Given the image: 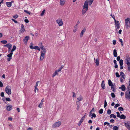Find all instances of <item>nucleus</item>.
<instances>
[{
    "mask_svg": "<svg viewBox=\"0 0 130 130\" xmlns=\"http://www.w3.org/2000/svg\"><path fill=\"white\" fill-rule=\"evenodd\" d=\"M13 54V53L11 52L10 53L7 55V57L9 58L7 59V61H9L12 59V56Z\"/></svg>",
    "mask_w": 130,
    "mask_h": 130,
    "instance_id": "10",
    "label": "nucleus"
},
{
    "mask_svg": "<svg viewBox=\"0 0 130 130\" xmlns=\"http://www.w3.org/2000/svg\"><path fill=\"white\" fill-rule=\"evenodd\" d=\"M114 22L115 23V24H120L119 22L118 21L116 20V21H114Z\"/></svg>",
    "mask_w": 130,
    "mask_h": 130,
    "instance_id": "48",
    "label": "nucleus"
},
{
    "mask_svg": "<svg viewBox=\"0 0 130 130\" xmlns=\"http://www.w3.org/2000/svg\"><path fill=\"white\" fill-rule=\"evenodd\" d=\"M126 118V116L122 114L121 115L120 118L123 119H125Z\"/></svg>",
    "mask_w": 130,
    "mask_h": 130,
    "instance_id": "25",
    "label": "nucleus"
},
{
    "mask_svg": "<svg viewBox=\"0 0 130 130\" xmlns=\"http://www.w3.org/2000/svg\"><path fill=\"white\" fill-rule=\"evenodd\" d=\"M128 83H129V85L128 86L127 88H128L129 86V88H130V78H129V79Z\"/></svg>",
    "mask_w": 130,
    "mask_h": 130,
    "instance_id": "64",
    "label": "nucleus"
},
{
    "mask_svg": "<svg viewBox=\"0 0 130 130\" xmlns=\"http://www.w3.org/2000/svg\"><path fill=\"white\" fill-rule=\"evenodd\" d=\"M120 42H121V45L122 46H123V42L121 39H120L119 40Z\"/></svg>",
    "mask_w": 130,
    "mask_h": 130,
    "instance_id": "42",
    "label": "nucleus"
},
{
    "mask_svg": "<svg viewBox=\"0 0 130 130\" xmlns=\"http://www.w3.org/2000/svg\"><path fill=\"white\" fill-rule=\"evenodd\" d=\"M61 121H59L58 122H56L53 124L52 125L53 128H54L57 127H59L61 124Z\"/></svg>",
    "mask_w": 130,
    "mask_h": 130,
    "instance_id": "4",
    "label": "nucleus"
},
{
    "mask_svg": "<svg viewBox=\"0 0 130 130\" xmlns=\"http://www.w3.org/2000/svg\"><path fill=\"white\" fill-rule=\"evenodd\" d=\"M91 116L94 118H95L96 117V115L95 113H93Z\"/></svg>",
    "mask_w": 130,
    "mask_h": 130,
    "instance_id": "59",
    "label": "nucleus"
},
{
    "mask_svg": "<svg viewBox=\"0 0 130 130\" xmlns=\"http://www.w3.org/2000/svg\"><path fill=\"white\" fill-rule=\"evenodd\" d=\"M125 126L128 130H130V123L127 122L126 123H124Z\"/></svg>",
    "mask_w": 130,
    "mask_h": 130,
    "instance_id": "13",
    "label": "nucleus"
},
{
    "mask_svg": "<svg viewBox=\"0 0 130 130\" xmlns=\"http://www.w3.org/2000/svg\"><path fill=\"white\" fill-rule=\"evenodd\" d=\"M104 108H105L107 105V102L106 101V99H105V100L104 101Z\"/></svg>",
    "mask_w": 130,
    "mask_h": 130,
    "instance_id": "40",
    "label": "nucleus"
},
{
    "mask_svg": "<svg viewBox=\"0 0 130 130\" xmlns=\"http://www.w3.org/2000/svg\"><path fill=\"white\" fill-rule=\"evenodd\" d=\"M103 110L102 109H101L99 111V112L100 114H102L103 112Z\"/></svg>",
    "mask_w": 130,
    "mask_h": 130,
    "instance_id": "35",
    "label": "nucleus"
},
{
    "mask_svg": "<svg viewBox=\"0 0 130 130\" xmlns=\"http://www.w3.org/2000/svg\"><path fill=\"white\" fill-rule=\"evenodd\" d=\"M85 118V116H84L82 117L81 119L80 120V121L81 122V123L83 121ZM81 123H80V124Z\"/></svg>",
    "mask_w": 130,
    "mask_h": 130,
    "instance_id": "38",
    "label": "nucleus"
},
{
    "mask_svg": "<svg viewBox=\"0 0 130 130\" xmlns=\"http://www.w3.org/2000/svg\"><path fill=\"white\" fill-rule=\"evenodd\" d=\"M113 54L114 57H116L117 56V50L115 49L113 51Z\"/></svg>",
    "mask_w": 130,
    "mask_h": 130,
    "instance_id": "24",
    "label": "nucleus"
},
{
    "mask_svg": "<svg viewBox=\"0 0 130 130\" xmlns=\"http://www.w3.org/2000/svg\"><path fill=\"white\" fill-rule=\"evenodd\" d=\"M125 74H120V75L122 76V77L124 79L125 77V76L124 75Z\"/></svg>",
    "mask_w": 130,
    "mask_h": 130,
    "instance_id": "43",
    "label": "nucleus"
},
{
    "mask_svg": "<svg viewBox=\"0 0 130 130\" xmlns=\"http://www.w3.org/2000/svg\"><path fill=\"white\" fill-rule=\"evenodd\" d=\"M77 27L78 26L77 25H76L74 26L73 30V31L74 32H75L76 31L77 29Z\"/></svg>",
    "mask_w": 130,
    "mask_h": 130,
    "instance_id": "29",
    "label": "nucleus"
},
{
    "mask_svg": "<svg viewBox=\"0 0 130 130\" xmlns=\"http://www.w3.org/2000/svg\"><path fill=\"white\" fill-rule=\"evenodd\" d=\"M89 1L87 0L86 1L83 7V8L82 10V14L84 15L88 10V4L90 6L92 4L93 0H89Z\"/></svg>",
    "mask_w": 130,
    "mask_h": 130,
    "instance_id": "1",
    "label": "nucleus"
},
{
    "mask_svg": "<svg viewBox=\"0 0 130 130\" xmlns=\"http://www.w3.org/2000/svg\"><path fill=\"white\" fill-rule=\"evenodd\" d=\"M125 61L126 64L127 66H129L130 65V58L128 55L126 56Z\"/></svg>",
    "mask_w": 130,
    "mask_h": 130,
    "instance_id": "5",
    "label": "nucleus"
},
{
    "mask_svg": "<svg viewBox=\"0 0 130 130\" xmlns=\"http://www.w3.org/2000/svg\"><path fill=\"white\" fill-rule=\"evenodd\" d=\"M120 105V104H119L117 103L115 104V105L114 106V108H117V107L119 106Z\"/></svg>",
    "mask_w": 130,
    "mask_h": 130,
    "instance_id": "41",
    "label": "nucleus"
},
{
    "mask_svg": "<svg viewBox=\"0 0 130 130\" xmlns=\"http://www.w3.org/2000/svg\"><path fill=\"white\" fill-rule=\"evenodd\" d=\"M12 45L9 43L7 44L6 45H4V47H7L8 48V51H9L10 50H11V48Z\"/></svg>",
    "mask_w": 130,
    "mask_h": 130,
    "instance_id": "12",
    "label": "nucleus"
},
{
    "mask_svg": "<svg viewBox=\"0 0 130 130\" xmlns=\"http://www.w3.org/2000/svg\"><path fill=\"white\" fill-rule=\"evenodd\" d=\"M64 67V66H61V67L59 68L58 70H56L55 71L54 73H57L58 72L60 71L62 69V68Z\"/></svg>",
    "mask_w": 130,
    "mask_h": 130,
    "instance_id": "17",
    "label": "nucleus"
},
{
    "mask_svg": "<svg viewBox=\"0 0 130 130\" xmlns=\"http://www.w3.org/2000/svg\"><path fill=\"white\" fill-rule=\"evenodd\" d=\"M115 26L116 27V30H117V29H118L120 28V24H115Z\"/></svg>",
    "mask_w": 130,
    "mask_h": 130,
    "instance_id": "27",
    "label": "nucleus"
},
{
    "mask_svg": "<svg viewBox=\"0 0 130 130\" xmlns=\"http://www.w3.org/2000/svg\"><path fill=\"white\" fill-rule=\"evenodd\" d=\"M45 10H43V11H42L41 13L40 14V15L41 16H43V15H44V12L45 11Z\"/></svg>",
    "mask_w": 130,
    "mask_h": 130,
    "instance_id": "46",
    "label": "nucleus"
},
{
    "mask_svg": "<svg viewBox=\"0 0 130 130\" xmlns=\"http://www.w3.org/2000/svg\"><path fill=\"white\" fill-rule=\"evenodd\" d=\"M119 89H121L122 91H124L126 89V87L124 85H123L121 86V87H119Z\"/></svg>",
    "mask_w": 130,
    "mask_h": 130,
    "instance_id": "15",
    "label": "nucleus"
},
{
    "mask_svg": "<svg viewBox=\"0 0 130 130\" xmlns=\"http://www.w3.org/2000/svg\"><path fill=\"white\" fill-rule=\"evenodd\" d=\"M1 43H3L4 44H6L7 42V41L5 40H2L1 41Z\"/></svg>",
    "mask_w": 130,
    "mask_h": 130,
    "instance_id": "32",
    "label": "nucleus"
},
{
    "mask_svg": "<svg viewBox=\"0 0 130 130\" xmlns=\"http://www.w3.org/2000/svg\"><path fill=\"white\" fill-rule=\"evenodd\" d=\"M101 86L102 88L103 89H104L105 88V85L104 84V80H103L102 81L101 85Z\"/></svg>",
    "mask_w": 130,
    "mask_h": 130,
    "instance_id": "20",
    "label": "nucleus"
},
{
    "mask_svg": "<svg viewBox=\"0 0 130 130\" xmlns=\"http://www.w3.org/2000/svg\"><path fill=\"white\" fill-rule=\"evenodd\" d=\"M39 47H38V46H36L34 47L33 46L31 45H30L29 46V47L30 48L32 49H34L35 50H37L38 48H39Z\"/></svg>",
    "mask_w": 130,
    "mask_h": 130,
    "instance_id": "23",
    "label": "nucleus"
},
{
    "mask_svg": "<svg viewBox=\"0 0 130 130\" xmlns=\"http://www.w3.org/2000/svg\"><path fill=\"white\" fill-rule=\"evenodd\" d=\"M56 22L59 26H61L63 24V22L62 20L60 19H58L56 21Z\"/></svg>",
    "mask_w": 130,
    "mask_h": 130,
    "instance_id": "6",
    "label": "nucleus"
},
{
    "mask_svg": "<svg viewBox=\"0 0 130 130\" xmlns=\"http://www.w3.org/2000/svg\"><path fill=\"white\" fill-rule=\"evenodd\" d=\"M96 66H99V60L98 59H96L95 61Z\"/></svg>",
    "mask_w": 130,
    "mask_h": 130,
    "instance_id": "26",
    "label": "nucleus"
},
{
    "mask_svg": "<svg viewBox=\"0 0 130 130\" xmlns=\"http://www.w3.org/2000/svg\"><path fill=\"white\" fill-rule=\"evenodd\" d=\"M120 59V57L119 56H118L117 58V60L118 61H120L121 60Z\"/></svg>",
    "mask_w": 130,
    "mask_h": 130,
    "instance_id": "51",
    "label": "nucleus"
},
{
    "mask_svg": "<svg viewBox=\"0 0 130 130\" xmlns=\"http://www.w3.org/2000/svg\"><path fill=\"white\" fill-rule=\"evenodd\" d=\"M93 113H92V112L91 111H90L89 112V117H91Z\"/></svg>",
    "mask_w": 130,
    "mask_h": 130,
    "instance_id": "52",
    "label": "nucleus"
},
{
    "mask_svg": "<svg viewBox=\"0 0 130 130\" xmlns=\"http://www.w3.org/2000/svg\"><path fill=\"white\" fill-rule=\"evenodd\" d=\"M21 27V29L20 30V31L21 33H22L23 32H24V31H25V30L23 24H22Z\"/></svg>",
    "mask_w": 130,
    "mask_h": 130,
    "instance_id": "14",
    "label": "nucleus"
},
{
    "mask_svg": "<svg viewBox=\"0 0 130 130\" xmlns=\"http://www.w3.org/2000/svg\"><path fill=\"white\" fill-rule=\"evenodd\" d=\"M112 42H113V45H115L116 44V40H113Z\"/></svg>",
    "mask_w": 130,
    "mask_h": 130,
    "instance_id": "60",
    "label": "nucleus"
},
{
    "mask_svg": "<svg viewBox=\"0 0 130 130\" xmlns=\"http://www.w3.org/2000/svg\"><path fill=\"white\" fill-rule=\"evenodd\" d=\"M118 109L119 111H123L124 110L123 108L122 107H120L118 108Z\"/></svg>",
    "mask_w": 130,
    "mask_h": 130,
    "instance_id": "36",
    "label": "nucleus"
},
{
    "mask_svg": "<svg viewBox=\"0 0 130 130\" xmlns=\"http://www.w3.org/2000/svg\"><path fill=\"white\" fill-rule=\"evenodd\" d=\"M24 12H25L29 14H30V12L26 10H24Z\"/></svg>",
    "mask_w": 130,
    "mask_h": 130,
    "instance_id": "49",
    "label": "nucleus"
},
{
    "mask_svg": "<svg viewBox=\"0 0 130 130\" xmlns=\"http://www.w3.org/2000/svg\"><path fill=\"white\" fill-rule=\"evenodd\" d=\"M110 118H111L112 117L113 118H116V116L114 114H111L109 116Z\"/></svg>",
    "mask_w": 130,
    "mask_h": 130,
    "instance_id": "30",
    "label": "nucleus"
},
{
    "mask_svg": "<svg viewBox=\"0 0 130 130\" xmlns=\"http://www.w3.org/2000/svg\"><path fill=\"white\" fill-rule=\"evenodd\" d=\"M3 87V84L1 81H0V87Z\"/></svg>",
    "mask_w": 130,
    "mask_h": 130,
    "instance_id": "58",
    "label": "nucleus"
},
{
    "mask_svg": "<svg viewBox=\"0 0 130 130\" xmlns=\"http://www.w3.org/2000/svg\"><path fill=\"white\" fill-rule=\"evenodd\" d=\"M43 47L44 46L42 45L40 46V48L42 50L40 58V60L41 61L43 60L46 53V50Z\"/></svg>",
    "mask_w": 130,
    "mask_h": 130,
    "instance_id": "2",
    "label": "nucleus"
},
{
    "mask_svg": "<svg viewBox=\"0 0 130 130\" xmlns=\"http://www.w3.org/2000/svg\"><path fill=\"white\" fill-rule=\"evenodd\" d=\"M30 39L29 36L25 37L23 39V41L24 44L26 45L27 44V41L28 40Z\"/></svg>",
    "mask_w": 130,
    "mask_h": 130,
    "instance_id": "7",
    "label": "nucleus"
},
{
    "mask_svg": "<svg viewBox=\"0 0 130 130\" xmlns=\"http://www.w3.org/2000/svg\"><path fill=\"white\" fill-rule=\"evenodd\" d=\"M111 95L112 98H114L116 97V96L113 93H111Z\"/></svg>",
    "mask_w": 130,
    "mask_h": 130,
    "instance_id": "39",
    "label": "nucleus"
},
{
    "mask_svg": "<svg viewBox=\"0 0 130 130\" xmlns=\"http://www.w3.org/2000/svg\"><path fill=\"white\" fill-rule=\"evenodd\" d=\"M123 61L122 59H121L119 61L120 65H123Z\"/></svg>",
    "mask_w": 130,
    "mask_h": 130,
    "instance_id": "37",
    "label": "nucleus"
},
{
    "mask_svg": "<svg viewBox=\"0 0 130 130\" xmlns=\"http://www.w3.org/2000/svg\"><path fill=\"white\" fill-rule=\"evenodd\" d=\"M6 109L8 111H9L11 110L12 107V106L11 105L7 104L6 105Z\"/></svg>",
    "mask_w": 130,
    "mask_h": 130,
    "instance_id": "8",
    "label": "nucleus"
},
{
    "mask_svg": "<svg viewBox=\"0 0 130 130\" xmlns=\"http://www.w3.org/2000/svg\"><path fill=\"white\" fill-rule=\"evenodd\" d=\"M39 82V81H38L36 83V86H35V92H36V89L37 88V86L38 85V83Z\"/></svg>",
    "mask_w": 130,
    "mask_h": 130,
    "instance_id": "33",
    "label": "nucleus"
},
{
    "mask_svg": "<svg viewBox=\"0 0 130 130\" xmlns=\"http://www.w3.org/2000/svg\"><path fill=\"white\" fill-rule=\"evenodd\" d=\"M18 15L17 14H16L13 17L15 19H16L17 18H18Z\"/></svg>",
    "mask_w": 130,
    "mask_h": 130,
    "instance_id": "53",
    "label": "nucleus"
},
{
    "mask_svg": "<svg viewBox=\"0 0 130 130\" xmlns=\"http://www.w3.org/2000/svg\"><path fill=\"white\" fill-rule=\"evenodd\" d=\"M88 122L90 124L92 123V121L91 120H89L88 121Z\"/></svg>",
    "mask_w": 130,
    "mask_h": 130,
    "instance_id": "62",
    "label": "nucleus"
},
{
    "mask_svg": "<svg viewBox=\"0 0 130 130\" xmlns=\"http://www.w3.org/2000/svg\"><path fill=\"white\" fill-rule=\"evenodd\" d=\"M86 31V29L85 28H84L83 30H82L81 32V33L80 34V37H82L84 33V32H85V31Z\"/></svg>",
    "mask_w": 130,
    "mask_h": 130,
    "instance_id": "19",
    "label": "nucleus"
},
{
    "mask_svg": "<svg viewBox=\"0 0 130 130\" xmlns=\"http://www.w3.org/2000/svg\"><path fill=\"white\" fill-rule=\"evenodd\" d=\"M16 48V46L15 45H13V48L12 49V50L11 52H13L15 51Z\"/></svg>",
    "mask_w": 130,
    "mask_h": 130,
    "instance_id": "31",
    "label": "nucleus"
},
{
    "mask_svg": "<svg viewBox=\"0 0 130 130\" xmlns=\"http://www.w3.org/2000/svg\"><path fill=\"white\" fill-rule=\"evenodd\" d=\"M11 20L13 21L15 23H18V22L16 21L15 20H14V19H12Z\"/></svg>",
    "mask_w": 130,
    "mask_h": 130,
    "instance_id": "54",
    "label": "nucleus"
},
{
    "mask_svg": "<svg viewBox=\"0 0 130 130\" xmlns=\"http://www.w3.org/2000/svg\"><path fill=\"white\" fill-rule=\"evenodd\" d=\"M119 127L116 126H115L113 128V130H118Z\"/></svg>",
    "mask_w": 130,
    "mask_h": 130,
    "instance_id": "34",
    "label": "nucleus"
},
{
    "mask_svg": "<svg viewBox=\"0 0 130 130\" xmlns=\"http://www.w3.org/2000/svg\"><path fill=\"white\" fill-rule=\"evenodd\" d=\"M110 15L112 17L114 21H116V20L115 18L114 15H112V14H111Z\"/></svg>",
    "mask_w": 130,
    "mask_h": 130,
    "instance_id": "57",
    "label": "nucleus"
},
{
    "mask_svg": "<svg viewBox=\"0 0 130 130\" xmlns=\"http://www.w3.org/2000/svg\"><path fill=\"white\" fill-rule=\"evenodd\" d=\"M111 89L112 90V91L115 92L116 91V89L115 88V87L113 86V85L111 86Z\"/></svg>",
    "mask_w": 130,
    "mask_h": 130,
    "instance_id": "28",
    "label": "nucleus"
},
{
    "mask_svg": "<svg viewBox=\"0 0 130 130\" xmlns=\"http://www.w3.org/2000/svg\"><path fill=\"white\" fill-rule=\"evenodd\" d=\"M11 89H8V87H6V88L5 91L8 94V95H10L11 94Z\"/></svg>",
    "mask_w": 130,
    "mask_h": 130,
    "instance_id": "9",
    "label": "nucleus"
},
{
    "mask_svg": "<svg viewBox=\"0 0 130 130\" xmlns=\"http://www.w3.org/2000/svg\"><path fill=\"white\" fill-rule=\"evenodd\" d=\"M128 70L130 72V65L128 66Z\"/></svg>",
    "mask_w": 130,
    "mask_h": 130,
    "instance_id": "63",
    "label": "nucleus"
},
{
    "mask_svg": "<svg viewBox=\"0 0 130 130\" xmlns=\"http://www.w3.org/2000/svg\"><path fill=\"white\" fill-rule=\"evenodd\" d=\"M116 113L117 114V117H118L120 118L121 116H120V115L119 113L118 112H116Z\"/></svg>",
    "mask_w": 130,
    "mask_h": 130,
    "instance_id": "45",
    "label": "nucleus"
},
{
    "mask_svg": "<svg viewBox=\"0 0 130 130\" xmlns=\"http://www.w3.org/2000/svg\"><path fill=\"white\" fill-rule=\"evenodd\" d=\"M125 94V98L126 99L130 101V94L126 92Z\"/></svg>",
    "mask_w": 130,
    "mask_h": 130,
    "instance_id": "11",
    "label": "nucleus"
},
{
    "mask_svg": "<svg viewBox=\"0 0 130 130\" xmlns=\"http://www.w3.org/2000/svg\"><path fill=\"white\" fill-rule=\"evenodd\" d=\"M108 84L110 86H111L113 85V84H113L112 83L111 81V80L109 79L108 80Z\"/></svg>",
    "mask_w": 130,
    "mask_h": 130,
    "instance_id": "21",
    "label": "nucleus"
},
{
    "mask_svg": "<svg viewBox=\"0 0 130 130\" xmlns=\"http://www.w3.org/2000/svg\"><path fill=\"white\" fill-rule=\"evenodd\" d=\"M83 99V98L81 97H80H80L79 98H77V99L79 101L82 100Z\"/></svg>",
    "mask_w": 130,
    "mask_h": 130,
    "instance_id": "47",
    "label": "nucleus"
},
{
    "mask_svg": "<svg viewBox=\"0 0 130 130\" xmlns=\"http://www.w3.org/2000/svg\"><path fill=\"white\" fill-rule=\"evenodd\" d=\"M116 77H120V75L119 74H116Z\"/></svg>",
    "mask_w": 130,
    "mask_h": 130,
    "instance_id": "61",
    "label": "nucleus"
},
{
    "mask_svg": "<svg viewBox=\"0 0 130 130\" xmlns=\"http://www.w3.org/2000/svg\"><path fill=\"white\" fill-rule=\"evenodd\" d=\"M1 95L2 97L4 96V93L3 92H2L1 94Z\"/></svg>",
    "mask_w": 130,
    "mask_h": 130,
    "instance_id": "55",
    "label": "nucleus"
},
{
    "mask_svg": "<svg viewBox=\"0 0 130 130\" xmlns=\"http://www.w3.org/2000/svg\"><path fill=\"white\" fill-rule=\"evenodd\" d=\"M125 26L127 29H128L130 27V18H127L125 19Z\"/></svg>",
    "mask_w": 130,
    "mask_h": 130,
    "instance_id": "3",
    "label": "nucleus"
},
{
    "mask_svg": "<svg viewBox=\"0 0 130 130\" xmlns=\"http://www.w3.org/2000/svg\"><path fill=\"white\" fill-rule=\"evenodd\" d=\"M6 101H11L10 99L9 98H6Z\"/></svg>",
    "mask_w": 130,
    "mask_h": 130,
    "instance_id": "50",
    "label": "nucleus"
},
{
    "mask_svg": "<svg viewBox=\"0 0 130 130\" xmlns=\"http://www.w3.org/2000/svg\"><path fill=\"white\" fill-rule=\"evenodd\" d=\"M110 122L111 123H113L115 122V120L113 119H111L110 120Z\"/></svg>",
    "mask_w": 130,
    "mask_h": 130,
    "instance_id": "56",
    "label": "nucleus"
},
{
    "mask_svg": "<svg viewBox=\"0 0 130 130\" xmlns=\"http://www.w3.org/2000/svg\"><path fill=\"white\" fill-rule=\"evenodd\" d=\"M111 111L110 109H108V110L107 111V113L108 114H110L111 113Z\"/></svg>",
    "mask_w": 130,
    "mask_h": 130,
    "instance_id": "44",
    "label": "nucleus"
},
{
    "mask_svg": "<svg viewBox=\"0 0 130 130\" xmlns=\"http://www.w3.org/2000/svg\"><path fill=\"white\" fill-rule=\"evenodd\" d=\"M13 2V1H11L10 2H6V4L8 7H10L11 6Z\"/></svg>",
    "mask_w": 130,
    "mask_h": 130,
    "instance_id": "16",
    "label": "nucleus"
},
{
    "mask_svg": "<svg viewBox=\"0 0 130 130\" xmlns=\"http://www.w3.org/2000/svg\"><path fill=\"white\" fill-rule=\"evenodd\" d=\"M76 103L77 105L76 109L77 110H79L80 107V102L78 101Z\"/></svg>",
    "mask_w": 130,
    "mask_h": 130,
    "instance_id": "18",
    "label": "nucleus"
},
{
    "mask_svg": "<svg viewBox=\"0 0 130 130\" xmlns=\"http://www.w3.org/2000/svg\"><path fill=\"white\" fill-rule=\"evenodd\" d=\"M65 1L64 0H60V3L61 5L63 6L65 4Z\"/></svg>",
    "mask_w": 130,
    "mask_h": 130,
    "instance_id": "22",
    "label": "nucleus"
}]
</instances>
